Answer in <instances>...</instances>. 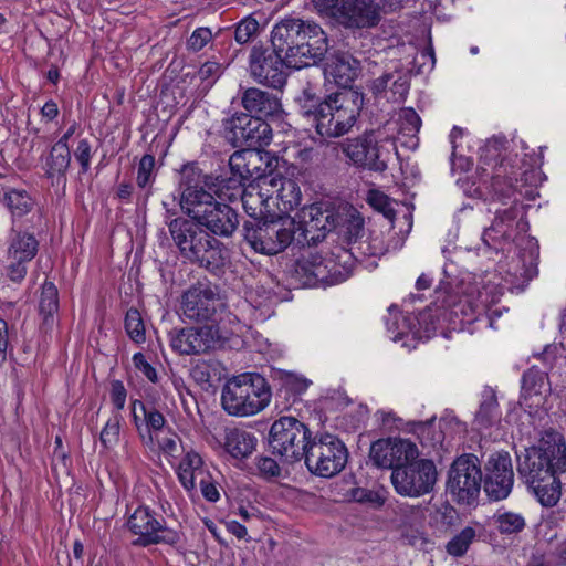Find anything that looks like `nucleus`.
Wrapping results in <instances>:
<instances>
[{
	"mask_svg": "<svg viewBox=\"0 0 566 566\" xmlns=\"http://www.w3.org/2000/svg\"><path fill=\"white\" fill-rule=\"evenodd\" d=\"M168 230L180 256L210 272L221 270L229 260L228 249L216 237L201 229L190 218H175Z\"/></svg>",
	"mask_w": 566,
	"mask_h": 566,
	"instance_id": "f257e3e1",
	"label": "nucleus"
},
{
	"mask_svg": "<svg viewBox=\"0 0 566 566\" xmlns=\"http://www.w3.org/2000/svg\"><path fill=\"white\" fill-rule=\"evenodd\" d=\"M517 472L525 484L547 481L566 472V441L559 432L545 431L537 446L517 455Z\"/></svg>",
	"mask_w": 566,
	"mask_h": 566,
	"instance_id": "f03ea898",
	"label": "nucleus"
},
{
	"mask_svg": "<svg viewBox=\"0 0 566 566\" xmlns=\"http://www.w3.org/2000/svg\"><path fill=\"white\" fill-rule=\"evenodd\" d=\"M271 388L258 373H242L227 380L221 391V406L229 416L250 417L271 402Z\"/></svg>",
	"mask_w": 566,
	"mask_h": 566,
	"instance_id": "7ed1b4c3",
	"label": "nucleus"
},
{
	"mask_svg": "<svg viewBox=\"0 0 566 566\" xmlns=\"http://www.w3.org/2000/svg\"><path fill=\"white\" fill-rule=\"evenodd\" d=\"M182 211L213 237L230 238L239 226L238 212L208 191H188Z\"/></svg>",
	"mask_w": 566,
	"mask_h": 566,
	"instance_id": "20e7f679",
	"label": "nucleus"
},
{
	"mask_svg": "<svg viewBox=\"0 0 566 566\" xmlns=\"http://www.w3.org/2000/svg\"><path fill=\"white\" fill-rule=\"evenodd\" d=\"M294 219H255L243 223V237L258 253L274 255L284 251L296 234Z\"/></svg>",
	"mask_w": 566,
	"mask_h": 566,
	"instance_id": "39448f33",
	"label": "nucleus"
},
{
	"mask_svg": "<svg viewBox=\"0 0 566 566\" xmlns=\"http://www.w3.org/2000/svg\"><path fill=\"white\" fill-rule=\"evenodd\" d=\"M311 440L310 429L294 417H281L275 420L269 432L272 453L289 463L304 458Z\"/></svg>",
	"mask_w": 566,
	"mask_h": 566,
	"instance_id": "423d86ee",
	"label": "nucleus"
},
{
	"mask_svg": "<svg viewBox=\"0 0 566 566\" xmlns=\"http://www.w3.org/2000/svg\"><path fill=\"white\" fill-rule=\"evenodd\" d=\"M347 457V449L337 437L323 433L311 440L303 459L311 473L332 478L345 468Z\"/></svg>",
	"mask_w": 566,
	"mask_h": 566,
	"instance_id": "0eeeda50",
	"label": "nucleus"
},
{
	"mask_svg": "<svg viewBox=\"0 0 566 566\" xmlns=\"http://www.w3.org/2000/svg\"><path fill=\"white\" fill-rule=\"evenodd\" d=\"M359 109L347 93H335L323 102L316 133L324 138H337L347 134L355 125Z\"/></svg>",
	"mask_w": 566,
	"mask_h": 566,
	"instance_id": "6e6552de",
	"label": "nucleus"
},
{
	"mask_svg": "<svg viewBox=\"0 0 566 566\" xmlns=\"http://www.w3.org/2000/svg\"><path fill=\"white\" fill-rule=\"evenodd\" d=\"M437 481L434 463L428 459H416L391 472L396 492L403 496L418 497L432 491Z\"/></svg>",
	"mask_w": 566,
	"mask_h": 566,
	"instance_id": "1a4fd4ad",
	"label": "nucleus"
},
{
	"mask_svg": "<svg viewBox=\"0 0 566 566\" xmlns=\"http://www.w3.org/2000/svg\"><path fill=\"white\" fill-rule=\"evenodd\" d=\"M226 139L233 147L248 146L252 149L269 146L273 133L269 123L260 117L237 113L223 123Z\"/></svg>",
	"mask_w": 566,
	"mask_h": 566,
	"instance_id": "9d476101",
	"label": "nucleus"
},
{
	"mask_svg": "<svg viewBox=\"0 0 566 566\" xmlns=\"http://www.w3.org/2000/svg\"><path fill=\"white\" fill-rule=\"evenodd\" d=\"M482 471L480 460L474 454L457 458L449 471L448 489L458 502L470 503L481 490Z\"/></svg>",
	"mask_w": 566,
	"mask_h": 566,
	"instance_id": "9b49d317",
	"label": "nucleus"
},
{
	"mask_svg": "<svg viewBox=\"0 0 566 566\" xmlns=\"http://www.w3.org/2000/svg\"><path fill=\"white\" fill-rule=\"evenodd\" d=\"M128 528L138 538L135 545L149 546L153 544L176 545L180 541V533L163 525L155 514L145 506H139L127 522Z\"/></svg>",
	"mask_w": 566,
	"mask_h": 566,
	"instance_id": "f8f14e48",
	"label": "nucleus"
},
{
	"mask_svg": "<svg viewBox=\"0 0 566 566\" xmlns=\"http://www.w3.org/2000/svg\"><path fill=\"white\" fill-rule=\"evenodd\" d=\"M219 329L212 325L186 327L170 333V346L180 355H200L223 344Z\"/></svg>",
	"mask_w": 566,
	"mask_h": 566,
	"instance_id": "ddd939ff",
	"label": "nucleus"
},
{
	"mask_svg": "<svg viewBox=\"0 0 566 566\" xmlns=\"http://www.w3.org/2000/svg\"><path fill=\"white\" fill-rule=\"evenodd\" d=\"M302 219L296 223L295 240L298 244H316L339 224L340 214L334 210L312 205L302 210Z\"/></svg>",
	"mask_w": 566,
	"mask_h": 566,
	"instance_id": "4468645a",
	"label": "nucleus"
},
{
	"mask_svg": "<svg viewBox=\"0 0 566 566\" xmlns=\"http://www.w3.org/2000/svg\"><path fill=\"white\" fill-rule=\"evenodd\" d=\"M506 140L503 138L489 139L482 148L480 160L481 169L485 177H490L493 190L500 196L510 198L513 192V180L516 178L507 175V168L500 159L505 149Z\"/></svg>",
	"mask_w": 566,
	"mask_h": 566,
	"instance_id": "2eb2a0df",
	"label": "nucleus"
},
{
	"mask_svg": "<svg viewBox=\"0 0 566 566\" xmlns=\"http://www.w3.org/2000/svg\"><path fill=\"white\" fill-rule=\"evenodd\" d=\"M484 491L493 501L506 499L512 492L514 472L511 455L506 451L492 453L484 464Z\"/></svg>",
	"mask_w": 566,
	"mask_h": 566,
	"instance_id": "dca6fc26",
	"label": "nucleus"
},
{
	"mask_svg": "<svg viewBox=\"0 0 566 566\" xmlns=\"http://www.w3.org/2000/svg\"><path fill=\"white\" fill-rule=\"evenodd\" d=\"M282 54L263 46H253L249 56L251 76L260 84L281 88L286 83Z\"/></svg>",
	"mask_w": 566,
	"mask_h": 566,
	"instance_id": "f3484780",
	"label": "nucleus"
},
{
	"mask_svg": "<svg viewBox=\"0 0 566 566\" xmlns=\"http://www.w3.org/2000/svg\"><path fill=\"white\" fill-rule=\"evenodd\" d=\"M419 450L416 443L402 438L379 439L371 443L369 457L378 468L391 469L416 460Z\"/></svg>",
	"mask_w": 566,
	"mask_h": 566,
	"instance_id": "a211bd4d",
	"label": "nucleus"
},
{
	"mask_svg": "<svg viewBox=\"0 0 566 566\" xmlns=\"http://www.w3.org/2000/svg\"><path fill=\"white\" fill-rule=\"evenodd\" d=\"M305 39L300 40L294 54L289 55V67L303 69L317 64L327 52V35L323 29L311 21H304Z\"/></svg>",
	"mask_w": 566,
	"mask_h": 566,
	"instance_id": "6ab92c4d",
	"label": "nucleus"
},
{
	"mask_svg": "<svg viewBox=\"0 0 566 566\" xmlns=\"http://www.w3.org/2000/svg\"><path fill=\"white\" fill-rule=\"evenodd\" d=\"M223 305L219 295L208 286H191L181 296V314L193 322L213 321Z\"/></svg>",
	"mask_w": 566,
	"mask_h": 566,
	"instance_id": "aec40b11",
	"label": "nucleus"
},
{
	"mask_svg": "<svg viewBox=\"0 0 566 566\" xmlns=\"http://www.w3.org/2000/svg\"><path fill=\"white\" fill-rule=\"evenodd\" d=\"M334 268L335 264L332 260H327L318 253L308 252L296 261L295 273L306 286L331 285L336 282L332 272Z\"/></svg>",
	"mask_w": 566,
	"mask_h": 566,
	"instance_id": "412c9836",
	"label": "nucleus"
},
{
	"mask_svg": "<svg viewBox=\"0 0 566 566\" xmlns=\"http://www.w3.org/2000/svg\"><path fill=\"white\" fill-rule=\"evenodd\" d=\"M304 20L286 18L276 23L271 33V43L275 52L282 54L289 67V55L294 54L300 40H304Z\"/></svg>",
	"mask_w": 566,
	"mask_h": 566,
	"instance_id": "4be33fe9",
	"label": "nucleus"
},
{
	"mask_svg": "<svg viewBox=\"0 0 566 566\" xmlns=\"http://www.w3.org/2000/svg\"><path fill=\"white\" fill-rule=\"evenodd\" d=\"M344 24L354 28H370L380 20L377 0H342L339 18Z\"/></svg>",
	"mask_w": 566,
	"mask_h": 566,
	"instance_id": "5701e85b",
	"label": "nucleus"
},
{
	"mask_svg": "<svg viewBox=\"0 0 566 566\" xmlns=\"http://www.w3.org/2000/svg\"><path fill=\"white\" fill-rule=\"evenodd\" d=\"M261 165V154L252 148L237 150L229 158L231 174L239 184L268 178L269 176H263Z\"/></svg>",
	"mask_w": 566,
	"mask_h": 566,
	"instance_id": "b1692460",
	"label": "nucleus"
},
{
	"mask_svg": "<svg viewBox=\"0 0 566 566\" xmlns=\"http://www.w3.org/2000/svg\"><path fill=\"white\" fill-rule=\"evenodd\" d=\"M359 73V62L349 53L332 54L325 64L324 74L340 87H349Z\"/></svg>",
	"mask_w": 566,
	"mask_h": 566,
	"instance_id": "393cba45",
	"label": "nucleus"
},
{
	"mask_svg": "<svg viewBox=\"0 0 566 566\" xmlns=\"http://www.w3.org/2000/svg\"><path fill=\"white\" fill-rule=\"evenodd\" d=\"M263 179L249 184L241 193V201L251 220L263 219L271 211L273 193L263 185Z\"/></svg>",
	"mask_w": 566,
	"mask_h": 566,
	"instance_id": "a878e982",
	"label": "nucleus"
},
{
	"mask_svg": "<svg viewBox=\"0 0 566 566\" xmlns=\"http://www.w3.org/2000/svg\"><path fill=\"white\" fill-rule=\"evenodd\" d=\"M242 106L254 117H274L282 112L280 99L272 93L251 87L244 91Z\"/></svg>",
	"mask_w": 566,
	"mask_h": 566,
	"instance_id": "bb28decb",
	"label": "nucleus"
},
{
	"mask_svg": "<svg viewBox=\"0 0 566 566\" xmlns=\"http://www.w3.org/2000/svg\"><path fill=\"white\" fill-rule=\"evenodd\" d=\"M263 185H269L274 189L271 192L276 193V205L280 211L286 213L301 205L302 192L295 180L280 175H269L263 179Z\"/></svg>",
	"mask_w": 566,
	"mask_h": 566,
	"instance_id": "cd10ccee",
	"label": "nucleus"
},
{
	"mask_svg": "<svg viewBox=\"0 0 566 566\" xmlns=\"http://www.w3.org/2000/svg\"><path fill=\"white\" fill-rule=\"evenodd\" d=\"M546 392V374L535 367L524 373L520 405L524 408H536L544 402Z\"/></svg>",
	"mask_w": 566,
	"mask_h": 566,
	"instance_id": "c85d7f7f",
	"label": "nucleus"
},
{
	"mask_svg": "<svg viewBox=\"0 0 566 566\" xmlns=\"http://www.w3.org/2000/svg\"><path fill=\"white\" fill-rule=\"evenodd\" d=\"M71 164V151L62 145H53L44 158L43 169L45 177L51 180L52 186L66 185V172Z\"/></svg>",
	"mask_w": 566,
	"mask_h": 566,
	"instance_id": "c756f323",
	"label": "nucleus"
},
{
	"mask_svg": "<svg viewBox=\"0 0 566 566\" xmlns=\"http://www.w3.org/2000/svg\"><path fill=\"white\" fill-rule=\"evenodd\" d=\"M7 243V256L19 258L29 262L35 258L40 245L34 233L14 226L10 229Z\"/></svg>",
	"mask_w": 566,
	"mask_h": 566,
	"instance_id": "7c9ffc66",
	"label": "nucleus"
},
{
	"mask_svg": "<svg viewBox=\"0 0 566 566\" xmlns=\"http://www.w3.org/2000/svg\"><path fill=\"white\" fill-rule=\"evenodd\" d=\"M391 150H396L392 139L386 138L378 142L373 134H367V147H365L366 160L361 167L382 172L387 169Z\"/></svg>",
	"mask_w": 566,
	"mask_h": 566,
	"instance_id": "2f4dec72",
	"label": "nucleus"
},
{
	"mask_svg": "<svg viewBox=\"0 0 566 566\" xmlns=\"http://www.w3.org/2000/svg\"><path fill=\"white\" fill-rule=\"evenodd\" d=\"M258 439L254 433L242 428H229L224 433V449L235 459H245L255 450Z\"/></svg>",
	"mask_w": 566,
	"mask_h": 566,
	"instance_id": "473e14b6",
	"label": "nucleus"
},
{
	"mask_svg": "<svg viewBox=\"0 0 566 566\" xmlns=\"http://www.w3.org/2000/svg\"><path fill=\"white\" fill-rule=\"evenodd\" d=\"M518 216V208L512 205L506 209L497 210L495 218L483 233V241L491 247L499 239H507L511 237L512 228Z\"/></svg>",
	"mask_w": 566,
	"mask_h": 566,
	"instance_id": "72a5a7b5",
	"label": "nucleus"
},
{
	"mask_svg": "<svg viewBox=\"0 0 566 566\" xmlns=\"http://www.w3.org/2000/svg\"><path fill=\"white\" fill-rule=\"evenodd\" d=\"M208 472L203 469L201 457L195 452H187L178 467V478L182 486L191 492L197 488V481L205 478Z\"/></svg>",
	"mask_w": 566,
	"mask_h": 566,
	"instance_id": "f704fd0d",
	"label": "nucleus"
},
{
	"mask_svg": "<svg viewBox=\"0 0 566 566\" xmlns=\"http://www.w3.org/2000/svg\"><path fill=\"white\" fill-rule=\"evenodd\" d=\"M295 102L298 107V113L304 118L312 122V124L316 127L324 102L317 94L316 87L311 84H306V86L303 87L300 94L295 97Z\"/></svg>",
	"mask_w": 566,
	"mask_h": 566,
	"instance_id": "c9c22d12",
	"label": "nucleus"
},
{
	"mask_svg": "<svg viewBox=\"0 0 566 566\" xmlns=\"http://www.w3.org/2000/svg\"><path fill=\"white\" fill-rule=\"evenodd\" d=\"M501 421L499 403L493 392L483 396L480 408L475 413L474 426L478 430H485L497 426Z\"/></svg>",
	"mask_w": 566,
	"mask_h": 566,
	"instance_id": "e433bc0d",
	"label": "nucleus"
},
{
	"mask_svg": "<svg viewBox=\"0 0 566 566\" xmlns=\"http://www.w3.org/2000/svg\"><path fill=\"white\" fill-rule=\"evenodd\" d=\"M491 524L501 535L510 536L521 533L526 521L521 513L501 509L492 516Z\"/></svg>",
	"mask_w": 566,
	"mask_h": 566,
	"instance_id": "4c0bfd02",
	"label": "nucleus"
},
{
	"mask_svg": "<svg viewBox=\"0 0 566 566\" xmlns=\"http://www.w3.org/2000/svg\"><path fill=\"white\" fill-rule=\"evenodd\" d=\"M558 474H553L547 478V481L535 482L527 484L531 488L543 506L553 507L555 506L562 495V483L557 478Z\"/></svg>",
	"mask_w": 566,
	"mask_h": 566,
	"instance_id": "58836bf2",
	"label": "nucleus"
},
{
	"mask_svg": "<svg viewBox=\"0 0 566 566\" xmlns=\"http://www.w3.org/2000/svg\"><path fill=\"white\" fill-rule=\"evenodd\" d=\"M364 223L361 214L352 207L344 214H340L338 226L348 244L357 243L364 237Z\"/></svg>",
	"mask_w": 566,
	"mask_h": 566,
	"instance_id": "ea45409f",
	"label": "nucleus"
},
{
	"mask_svg": "<svg viewBox=\"0 0 566 566\" xmlns=\"http://www.w3.org/2000/svg\"><path fill=\"white\" fill-rule=\"evenodd\" d=\"M59 310V292L54 283L45 281L41 289L39 312L43 316V323L51 325L53 316Z\"/></svg>",
	"mask_w": 566,
	"mask_h": 566,
	"instance_id": "a19ab883",
	"label": "nucleus"
},
{
	"mask_svg": "<svg viewBox=\"0 0 566 566\" xmlns=\"http://www.w3.org/2000/svg\"><path fill=\"white\" fill-rule=\"evenodd\" d=\"M4 205L10 210L12 218H22L29 213L33 206V199L25 190L9 189L3 197Z\"/></svg>",
	"mask_w": 566,
	"mask_h": 566,
	"instance_id": "79ce46f5",
	"label": "nucleus"
},
{
	"mask_svg": "<svg viewBox=\"0 0 566 566\" xmlns=\"http://www.w3.org/2000/svg\"><path fill=\"white\" fill-rule=\"evenodd\" d=\"M476 536L473 527L467 526L459 534L454 535L446 545V551L454 557L463 556Z\"/></svg>",
	"mask_w": 566,
	"mask_h": 566,
	"instance_id": "37998d69",
	"label": "nucleus"
},
{
	"mask_svg": "<svg viewBox=\"0 0 566 566\" xmlns=\"http://www.w3.org/2000/svg\"><path fill=\"white\" fill-rule=\"evenodd\" d=\"M217 366L212 361L202 360L197 363L190 371L192 379L203 389L213 386V381L218 378Z\"/></svg>",
	"mask_w": 566,
	"mask_h": 566,
	"instance_id": "c03bdc74",
	"label": "nucleus"
},
{
	"mask_svg": "<svg viewBox=\"0 0 566 566\" xmlns=\"http://www.w3.org/2000/svg\"><path fill=\"white\" fill-rule=\"evenodd\" d=\"M201 184V172L199 169L192 165H186L182 167L180 171V187L181 198H180V207L182 208L185 196L188 191H206Z\"/></svg>",
	"mask_w": 566,
	"mask_h": 566,
	"instance_id": "a18cd8bd",
	"label": "nucleus"
},
{
	"mask_svg": "<svg viewBox=\"0 0 566 566\" xmlns=\"http://www.w3.org/2000/svg\"><path fill=\"white\" fill-rule=\"evenodd\" d=\"M345 156L356 166L361 167L366 160L365 147H367V135L363 138L347 139L340 145Z\"/></svg>",
	"mask_w": 566,
	"mask_h": 566,
	"instance_id": "49530a36",
	"label": "nucleus"
},
{
	"mask_svg": "<svg viewBox=\"0 0 566 566\" xmlns=\"http://www.w3.org/2000/svg\"><path fill=\"white\" fill-rule=\"evenodd\" d=\"M125 329L137 344L145 342V326L140 313L136 308H129L125 316Z\"/></svg>",
	"mask_w": 566,
	"mask_h": 566,
	"instance_id": "de8ad7c7",
	"label": "nucleus"
},
{
	"mask_svg": "<svg viewBox=\"0 0 566 566\" xmlns=\"http://www.w3.org/2000/svg\"><path fill=\"white\" fill-rule=\"evenodd\" d=\"M122 416L114 413L101 431L99 440L105 449H112L119 440Z\"/></svg>",
	"mask_w": 566,
	"mask_h": 566,
	"instance_id": "09e8293b",
	"label": "nucleus"
},
{
	"mask_svg": "<svg viewBox=\"0 0 566 566\" xmlns=\"http://www.w3.org/2000/svg\"><path fill=\"white\" fill-rule=\"evenodd\" d=\"M495 298L490 297L486 289L484 291H479L476 300L465 298V303L469 307V311L462 310L463 314L468 316L469 321L476 319L481 314L485 313L490 304L494 303Z\"/></svg>",
	"mask_w": 566,
	"mask_h": 566,
	"instance_id": "8fccbe9b",
	"label": "nucleus"
},
{
	"mask_svg": "<svg viewBox=\"0 0 566 566\" xmlns=\"http://www.w3.org/2000/svg\"><path fill=\"white\" fill-rule=\"evenodd\" d=\"M155 177V157L146 154L142 157L138 164L136 178L138 187L146 188L154 182Z\"/></svg>",
	"mask_w": 566,
	"mask_h": 566,
	"instance_id": "3c124183",
	"label": "nucleus"
},
{
	"mask_svg": "<svg viewBox=\"0 0 566 566\" xmlns=\"http://www.w3.org/2000/svg\"><path fill=\"white\" fill-rule=\"evenodd\" d=\"M389 318L386 322L388 332L391 333V339L398 342L408 333L409 325L406 317L398 311L389 308Z\"/></svg>",
	"mask_w": 566,
	"mask_h": 566,
	"instance_id": "603ef678",
	"label": "nucleus"
},
{
	"mask_svg": "<svg viewBox=\"0 0 566 566\" xmlns=\"http://www.w3.org/2000/svg\"><path fill=\"white\" fill-rule=\"evenodd\" d=\"M259 31V22L252 15L242 19L235 27L234 39L239 44L248 43Z\"/></svg>",
	"mask_w": 566,
	"mask_h": 566,
	"instance_id": "864d4df0",
	"label": "nucleus"
},
{
	"mask_svg": "<svg viewBox=\"0 0 566 566\" xmlns=\"http://www.w3.org/2000/svg\"><path fill=\"white\" fill-rule=\"evenodd\" d=\"M400 132L405 135H415L421 127V119L411 107L402 108L399 112Z\"/></svg>",
	"mask_w": 566,
	"mask_h": 566,
	"instance_id": "5fc2aeb1",
	"label": "nucleus"
},
{
	"mask_svg": "<svg viewBox=\"0 0 566 566\" xmlns=\"http://www.w3.org/2000/svg\"><path fill=\"white\" fill-rule=\"evenodd\" d=\"M8 264L6 265V275L13 283H21L27 273L29 261L23 259L7 256Z\"/></svg>",
	"mask_w": 566,
	"mask_h": 566,
	"instance_id": "6e6d98bb",
	"label": "nucleus"
},
{
	"mask_svg": "<svg viewBox=\"0 0 566 566\" xmlns=\"http://www.w3.org/2000/svg\"><path fill=\"white\" fill-rule=\"evenodd\" d=\"M138 403L149 432L163 430L166 424L164 415L154 407H147L144 402Z\"/></svg>",
	"mask_w": 566,
	"mask_h": 566,
	"instance_id": "4d7b16f0",
	"label": "nucleus"
},
{
	"mask_svg": "<svg viewBox=\"0 0 566 566\" xmlns=\"http://www.w3.org/2000/svg\"><path fill=\"white\" fill-rule=\"evenodd\" d=\"M408 92L409 82L407 77L401 73H395V77H392V82L389 87V95L387 96V99L394 103H400L406 98Z\"/></svg>",
	"mask_w": 566,
	"mask_h": 566,
	"instance_id": "13d9d810",
	"label": "nucleus"
},
{
	"mask_svg": "<svg viewBox=\"0 0 566 566\" xmlns=\"http://www.w3.org/2000/svg\"><path fill=\"white\" fill-rule=\"evenodd\" d=\"M223 72V65L218 61H207L203 63L199 71L198 76L201 82H207L208 85L214 83Z\"/></svg>",
	"mask_w": 566,
	"mask_h": 566,
	"instance_id": "bf43d9fd",
	"label": "nucleus"
},
{
	"mask_svg": "<svg viewBox=\"0 0 566 566\" xmlns=\"http://www.w3.org/2000/svg\"><path fill=\"white\" fill-rule=\"evenodd\" d=\"M255 465L258 468L259 474L264 479L272 480L281 475L280 465L274 459L270 457L256 458Z\"/></svg>",
	"mask_w": 566,
	"mask_h": 566,
	"instance_id": "052dcab7",
	"label": "nucleus"
},
{
	"mask_svg": "<svg viewBox=\"0 0 566 566\" xmlns=\"http://www.w3.org/2000/svg\"><path fill=\"white\" fill-rule=\"evenodd\" d=\"M74 157L81 165L82 172H87L91 167L92 146L87 139H81L74 150Z\"/></svg>",
	"mask_w": 566,
	"mask_h": 566,
	"instance_id": "680f3d73",
	"label": "nucleus"
},
{
	"mask_svg": "<svg viewBox=\"0 0 566 566\" xmlns=\"http://www.w3.org/2000/svg\"><path fill=\"white\" fill-rule=\"evenodd\" d=\"M211 39L212 33L209 28H198L192 32L188 40V46L193 51H199L207 45Z\"/></svg>",
	"mask_w": 566,
	"mask_h": 566,
	"instance_id": "e2e57ef3",
	"label": "nucleus"
},
{
	"mask_svg": "<svg viewBox=\"0 0 566 566\" xmlns=\"http://www.w3.org/2000/svg\"><path fill=\"white\" fill-rule=\"evenodd\" d=\"M133 364L136 369H138L149 381L157 382V371L156 369L146 360V357L143 353H136L133 356Z\"/></svg>",
	"mask_w": 566,
	"mask_h": 566,
	"instance_id": "0e129e2a",
	"label": "nucleus"
},
{
	"mask_svg": "<svg viewBox=\"0 0 566 566\" xmlns=\"http://www.w3.org/2000/svg\"><path fill=\"white\" fill-rule=\"evenodd\" d=\"M127 391L123 381L113 380L111 384V400L117 412L124 409L126 403Z\"/></svg>",
	"mask_w": 566,
	"mask_h": 566,
	"instance_id": "69168bd1",
	"label": "nucleus"
},
{
	"mask_svg": "<svg viewBox=\"0 0 566 566\" xmlns=\"http://www.w3.org/2000/svg\"><path fill=\"white\" fill-rule=\"evenodd\" d=\"M433 420L427 422H418L415 424L413 432L420 439L423 446H433L438 439L434 438L432 430Z\"/></svg>",
	"mask_w": 566,
	"mask_h": 566,
	"instance_id": "338daca9",
	"label": "nucleus"
},
{
	"mask_svg": "<svg viewBox=\"0 0 566 566\" xmlns=\"http://www.w3.org/2000/svg\"><path fill=\"white\" fill-rule=\"evenodd\" d=\"M352 496L359 503H373L377 506H381L385 503V500L378 493L363 488L354 489Z\"/></svg>",
	"mask_w": 566,
	"mask_h": 566,
	"instance_id": "774afa93",
	"label": "nucleus"
}]
</instances>
